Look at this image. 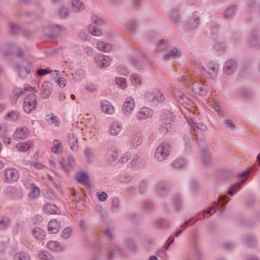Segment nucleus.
Segmentation results:
<instances>
[{
	"label": "nucleus",
	"instance_id": "nucleus-1",
	"mask_svg": "<svg viewBox=\"0 0 260 260\" xmlns=\"http://www.w3.org/2000/svg\"><path fill=\"white\" fill-rule=\"evenodd\" d=\"M137 245L136 241L131 237L126 238L122 242L120 248L116 250L112 247L106 249V252L109 259H112L114 256H126L128 254L136 252Z\"/></svg>",
	"mask_w": 260,
	"mask_h": 260
},
{
	"label": "nucleus",
	"instance_id": "nucleus-2",
	"mask_svg": "<svg viewBox=\"0 0 260 260\" xmlns=\"http://www.w3.org/2000/svg\"><path fill=\"white\" fill-rule=\"evenodd\" d=\"M37 100L35 94H28L24 100L23 110L24 111L29 114L37 108Z\"/></svg>",
	"mask_w": 260,
	"mask_h": 260
},
{
	"label": "nucleus",
	"instance_id": "nucleus-3",
	"mask_svg": "<svg viewBox=\"0 0 260 260\" xmlns=\"http://www.w3.org/2000/svg\"><path fill=\"white\" fill-rule=\"evenodd\" d=\"M201 159L202 165L206 170L210 169L211 163V155L210 148L205 146L201 149Z\"/></svg>",
	"mask_w": 260,
	"mask_h": 260
},
{
	"label": "nucleus",
	"instance_id": "nucleus-4",
	"mask_svg": "<svg viewBox=\"0 0 260 260\" xmlns=\"http://www.w3.org/2000/svg\"><path fill=\"white\" fill-rule=\"evenodd\" d=\"M229 202V198L226 196H219L217 199V201L212 202V212H218L219 214H221L222 212V209L223 210L225 208V206Z\"/></svg>",
	"mask_w": 260,
	"mask_h": 260
},
{
	"label": "nucleus",
	"instance_id": "nucleus-5",
	"mask_svg": "<svg viewBox=\"0 0 260 260\" xmlns=\"http://www.w3.org/2000/svg\"><path fill=\"white\" fill-rule=\"evenodd\" d=\"M170 147L167 143H162L156 149L155 157L159 161L164 160L170 154Z\"/></svg>",
	"mask_w": 260,
	"mask_h": 260
},
{
	"label": "nucleus",
	"instance_id": "nucleus-6",
	"mask_svg": "<svg viewBox=\"0 0 260 260\" xmlns=\"http://www.w3.org/2000/svg\"><path fill=\"white\" fill-rule=\"evenodd\" d=\"M129 60L132 63L134 64L138 69L142 70L145 67V62H148L149 60L144 55L141 53L129 58Z\"/></svg>",
	"mask_w": 260,
	"mask_h": 260
},
{
	"label": "nucleus",
	"instance_id": "nucleus-7",
	"mask_svg": "<svg viewBox=\"0 0 260 260\" xmlns=\"http://www.w3.org/2000/svg\"><path fill=\"white\" fill-rule=\"evenodd\" d=\"M52 90V85L49 81H44L41 87L40 97L43 99H47Z\"/></svg>",
	"mask_w": 260,
	"mask_h": 260
},
{
	"label": "nucleus",
	"instance_id": "nucleus-8",
	"mask_svg": "<svg viewBox=\"0 0 260 260\" xmlns=\"http://www.w3.org/2000/svg\"><path fill=\"white\" fill-rule=\"evenodd\" d=\"M248 43L251 47L255 48L260 47V36L256 30H253L251 31Z\"/></svg>",
	"mask_w": 260,
	"mask_h": 260
},
{
	"label": "nucleus",
	"instance_id": "nucleus-9",
	"mask_svg": "<svg viewBox=\"0 0 260 260\" xmlns=\"http://www.w3.org/2000/svg\"><path fill=\"white\" fill-rule=\"evenodd\" d=\"M174 94L178 98L180 103L184 107L188 108L191 105L189 99L180 90L176 89L174 90Z\"/></svg>",
	"mask_w": 260,
	"mask_h": 260
},
{
	"label": "nucleus",
	"instance_id": "nucleus-10",
	"mask_svg": "<svg viewBox=\"0 0 260 260\" xmlns=\"http://www.w3.org/2000/svg\"><path fill=\"white\" fill-rule=\"evenodd\" d=\"M5 182L7 183L16 181L19 178L17 171L11 168H8L5 170Z\"/></svg>",
	"mask_w": 260,
	"mask_h": 260
},
{
	"label": "nucleus",
	"instance_id": "nucleus-11",
	"mask_svg": "<svg viewBox=\"0 0 260 260\" xmlns=\"http://www.w3.org/2000/svg\"><path fill=\"white\" fill-rule=\"evenodd\" d=\"M94 61L96 66L100 68H105L110 64V58L108 56L99 54L94 57Z\"/></svg>",
	"mask_w": 260,
	"mask_h": 260
},
{
	"label": "nucleus",
	"instance_id": "nucleus-12",
	"mask_svg": "<svg viewBox=\"0 0 260 260\" xmlns=\"http://www.w3.org/2000/svg\"><path fill=\"white\" fill-rule=\"evenodd\" d=\"M243 242L247 246L254 248L257 245V240L255 236L252 234H247L244 236Z\"/></svg>",
	"mask_w": 260,
	"mask_h": 260
},
{
	"label": "nucleus",
	"instance_id": "nucleus-13",
	"mask_svg": "<svg viewBox=\"0 0 260 260\" xmlns=\"http://www.w3.org/2000/svg\"><path fill=\"white\" fill-rule=\"evenodd\" d=\"M60 164L66 171H69L74 168L75 161L72 157L68 156L62 159Z\"/></svg>",
	"mask_w": 260,
	"mask_h": 260
},
{
	"label": "nucleus",
	"instance_id": "nucleus-14",
	"mask_svg": "<svg viewBox=\"0 0 260 260\" xmlns=\"http://www.w3.org/2000/svg\"><path fill=\"white\" fill-rule=\"evenodd\" d=\"M153 114V111L148 108H142L136 115L138 120H143L151 117Z\"/></svg>",
	"mask_w": 260,
	"mask_h": 260
},
{
	"label": "nucleus",
	"instance_id": "nucleus-15",
	"mask_svg": "<svg viewBox=\"0 0 260 260\" xmlns=\"http://www.w3.org/2000/svg\"><path fill=\"white\" fill-rule=\"evenodd\" d=\"M237 68V63L234 60L230 59L226 61L223 67V71L227 75L234 73Z\"/></svg>",
	"mask_w": 260,
	"mask_h": 260
},
{
	"label": "nucleus",
	"instance_id": "nucleus-16",
	"mask_svg": "<svg viewBox=\"0 0 260 260\" xmlns=\"http://www.w3.org/2000/svg\"><path fill=\"white\" fill-rule=\"evenodd\" d=\"M29 135V131L26 127L17 128L14 133L13 138L16 140L25 139Z\"/></svg>",
	"mask_w": 260,
	"mask_h": 260
},
{
	"label": "nucleus",
	"instance_id": "nucleus-17",
	"mask_svg": "<svg viewBox=\"0 0 260 260\" xmlns=\"http://www.w3.org/2000/svg\"><path fill=\"white\" fill-rule=\"evenodd\" d=\"M118 156L117 149L114 147H111L107 149L105 157L108 163H112L116 160Z\"/></svg>",
	"mask_w": 260,
	"mask_h": 260
},
{
	"label": "nucleus",
	"instance_id": "nucleus-18",
	"mask_svg": "<svg viewBox=\"0 0 260 260\" xmlns=\"http://www.w3.org/2000/svg\"><path fill=\"white\" fill-rule=\"evenodd\" d=\"M134 107V100L131 97H128L123 105L122 110L125 114H129L132 112Z\"/></svg>",
	"mask_w": 260,
	"mask_h": 260
},
{
	"label": "nucleus",
	"instance_id": "nucleus-19",
	"mask_svg": "<svg viewBox=\"0 0 260 260\" xmlns=\"http://www.w3.org/2000/svg\"><path fill=\"white\" fill-rule=\"evenodd\" d=\"M24 92V90H22L21 88L18 87L14 88L12 90V93L9 96L11 103L13 104H16L18 99Z\"/></svg>",
	"mask_w": 260,
	"mask_h": 260
},
{
	"label": "nucleus",
	"instance_id": "nucleus-20",
	"mask_svg": "<svg viewBox=\"0 0 260 260\" xmlns=\"http://www.w3.org/2000/svg\"><path fill=\"white\" fill-rule=\"evenodd\" d=\"M142 142V136L140 133L136 132L132 134L130 144L134 147H136L141 145Z\"/></svg>",
	"mask_w": 260,
	"mask_h": 260
},
{
	"label": "nucleus",
	"instance_id": "nucleus-21",
	"mask_svg": "<svg viewBox=\"0 0 260 260\" xmlns=\"http://www.w3.org/2000/svg\"><path fill=\"white\" fill-rule=\"evenodd\" d=\"M214 48L218 54L223 53L225 51V45L221 38H214Z\"/></svg>",
	"mask_w": 260,
	"mask_h": 260
},
{
	"label": "nucleus",
	"instance_id": "nucleus-22",
	"mask_svg": "<svg viewBox=\"0 0 260 260\" xmlns=\"http://www.w3.org/2000/svg\"><path fill=\"white\" fill-rule=\"evenodd\" d=\"M180 56V50L178 48H172L164 54V58L165 60H168L175 59Z\"/></svg>",
	"mask_w": 260,
	"mask_h": 260
},
{
	"label": "nucleus",
	"instance_id": "nucleus-23",
	"mask_svg": "<svg viewBox=\"0 0 260 260\" xmlns=\"http://www.w3.org/2000/svg\"><path fill=\"white\" fill-rule=\"evenodd\" d=\"M60 224L55 219L51 220L48 224V231L51 234H55L59 230Z\"/></svg>",
	"mask_w": 260,
	"mask_h": 260
},
{
	"label": "nucleus",
	"instance_id": "nucleus-24",
	"mask_svg": "<svg viewBox=\"0 0 260 260\" xmlns=\"http://www.w3.org/2000/svg\"><path fill=\"white\" fill-rule=\"evenodd\" d=\"M121 124L119 122H113L109 128V134L112 136H117L121 131Z\"/></svg>",
	"mask_w": 260,
	"mask_h": 260
},
{
	"label": "nucleus",
	"instance_id": "nucleus-25",
	"mask_svg": "<svg viewBox=\"0 0 260 260\" xmlns=\"http://www.w3.org/2000/svg\"><path fill=\"white\" fill-rule=\"evenodd\" d=\"M101 106L102 111L105 113L112 114L114 112V107L107 101H102Z\"/></svg>",
	"mask_w": 260,
	"mask_h": 260
},
{
	"label": "nucleus",
	"instance_id": "nucleus-26",
	"mask_svg": "<svg viewBox=\"0 0 260 260\" xmlns=\"http://www.w3.org/2000/svg\"><path fill=\"white\" fill-rule=\"evenodd\" d=\"M162 122H164V124L166 126H171V123L173 121L174 118L173 114L169 111L165 112L162 115Z\"/></svg>",
	"mask_w": 260,
	"mask_h": 260
},
{
	"label": "nucleus",
	"instance_id": "nucleus-27",
	"mask_svg": "<svg viewBox=\"0 0 260 260\" xmlns=\"http://www.w3.org/2000/svg\"><path fill=\"white\" fill-rule=\"evenodd\" d=\"M20 113L17 110H11L4 116V119L8 121H16L20 117Z\"/></svg>",
	"mask_w": 260,
	"mask_h": 260
},
{
	"label": "nucleus",
	"instance_id": "nucleus-28",
	"mask_svg": "<svg viewBox=\"0 0 260 260\" xmlns=\"http://www.w3.org/2000/svg\"><path fill=\"white\" fill-rule=\"evenodd\" d=\"M217 174L218 177L222 180H228L233 176L232 172L226 169L218 171L217 172Z\"/></svg>",
	"mask_w": 260,
	"mask_h": 260
},
{
	"label": "nucleus",
	"instance_id": "nucleus-29",
	"mask_svg": "<svg viewBox=\"0 0 260 260\" xmlns=\"http://www.w3.org/2000/svg\"><path fill=\"white\" fill-rule=\"evenodd\" d=\"M10 223L11 220L9 217L0 215V230H5L10 226Z\"/></svg>",
	"mask_w": 260,
	"mask_h": 260
},
{
	"label": "nucleus",
	"instance_id": "nucleus-30",
	"mask_svg": "<svg viewBox=\"0 0 260 260\" xmlns=\"http://www.w3.org/2000/svg\"><path fill=\"white\" fill-rule=\"evenodd\" d=\"M114 229L112 224H109L107 227L104 228V236L108 240H111L113 238Z\"/></svg>",
	"mask_w": 260,
	"mask_h": 260
},
{
	"label": "nucleus",
	"instance_id": "nucleus-31",
	"mask_svg": "<svg viewBox=\"0 0 260 260\" xmlns=\"http://www.w3.org/2000/svg\"><path fill=\"white\" fill-rule=\"evenodd\" d=\"M47 248L53 251H58L64 250V247L58 242L54 241H49L47 244Z\"/></svg>",
	"mask_w": 260,
	"mask_h": 260
},
{
	"label": "nucleus",
	"instance_id": "nucleus-32",
	"mask_svg": "<svg viewBox=\"0 0 260 260\" xmlns=\"http://www.w3.org/2000/svg\"><path fill=\"white\" fill-rule=\"evenodd\" d=\"M32 234L35 238L39 240H43L45 237V232L40 228L36 227L32 231Z\"/></svg>",
	"mask_w": 260,
	"mask_h": 260
},
{
	"label": "nucleus",
	"instance_id": "nucleus-33",
	"mask_svg": "<svg viewBox=\"0 0 260 260\" xmlns=\"http://www.w3.org/2000/svg\"><path fill=\"white\" fill-rule=\"evenodd\" d=\"M31 191L28 194V197L30 199H36L38 198L40 194V188L32 183L30 185Z\"/></svg>",
	"mask_w": 260,
	"mask_h": 260
},
{
	"label": "nucleus",
	"instance_id": "nucleus-34",
	"mask_svg": "<svg viewBox=\"0 0 260 260\" xmlns=\"http://www.w3.org/2000/svg\"><path fill=\"white\" fill-rule=\"evenodd\" d=\"M244 181H240L231 185L228 190L229 195L233 196L234 193L241 188V185L244 183Z\"/></svg>",
	"mask_w": 260,
	"mask_h": 260
},
{
	"label": "nucleus",
	"instance_id": "nucleus-35",
	"mask_svg": "<svg viewBox=\"0 0 260 260\" xmlns=\"http://www.w3.org/2000/svg\"><path fill=\"white\" fill-rule=\"evenodd\" d=\"M15 70L18 72L21 78H25L30 72V70L25 67H21L20 65H16L15 67Z\"/></svg>",
	"mask_w": 260,
	"mask_h": 260
},
{
	"label": "nucleus",
	"instance_id": "nucleus-36",
	"mask_svg": "<svg viewBox=\"0 0 260 260\" xmlns=\"http://www.w3.org/2000/svg\"><path fill=\"white\" fill-rule=\"evenodd\" d=\"M47 30L50 31V34H47V36L50 38H53L58 35L61 31V27L56 25L54 27H49L47 28Z\"/></svg>",
	"mask_w": 260,
	"mask_h": 260
},
{
	"label": "nucleus",
	"instance_id": "nucleus-37",
	"mask_svg": "<svg viewBox=\"0 0 260 260\" xmlns=\"http://www.w3.org/2000/svg\"><path fill=\"white\" fill-rule=\"evenodd\" d=\"M44 210L48 214H54L57 213L58 208L54 204L47 203L44 206Z\"/></svg>",
	"mask_w": 260,
	"mask_h": 260
},
{
	"label": "nucleus",
	"instance_id": "nucleus-38",
	"mask_svg": "<svg viewBox=\"0 0 260 260\" xmlns=\"http://www.w3.org/2000/svg\"><path fill=\"white\" fill-rule=\"evenodd\" d=\"M97 49L103 52H108L112 49L111 45L106 42L100 41L97 43Z\"/></svg>",
	"mask_w": 260,
	"mask_h": 260
},
{
	"label": "nucleus",
	"instance_id": "nucleus-39",
	"mask_svg": "<svg viewBox=\"0 0 260 260\" xmlns=\"http://www.w3.org/2000/svg\"><path fill=\"white\" fill-rule=\"evenodd\" d=\"M169 16L175 23H178L181 19L178 10L176 8H173L171 10Z\"/></svg>",
	"mask_w": 260,
	"mask_h": 260
},
{
	"label": "nucleus",
	"instance_id": "nucleus-40",
	"mask_svg": "<svg viewBox=\"0 0 260 260\" xmlns=\"http://www.w3.org/2000/svg\"><path fill=\"white\" fill-rule=\"evenodd\" d=\"M32 143L30 141L20 143L17 145V148L21 152H25L31 148Z\"/></svg>",
	"mask_w": 260,
	"mask_h": 260
},
{
	"label": "nucleus",
	"instance_id": "nucleus-41",
	"mask_svg": "<svg viewBox=\"0 0 260 260\" xmlns=\"http://www.w3.org/2000/svg\"><path fill=\"white\" fill-rule=\"evenodd\" d=\"M200 19L197 16H194L187 22L186 28L187 29H193L196 28L199 24Z\"/></svg>",
	"mask_w": 260,
	"mask_h": 260
},
{
	"label": "nucleus",
	"instance_id": "nucleus-42",
	"mask_svg": "<svg viewBox=\"0 0 260 260\" xmlns=\"http://www.w3.org/2000/svg\"><path fill=\"white\" fill-rule=\"evenodd\" d=\"M76 179L83 184H87L88 182V175L84 172L78 174L76 176Z\"/></svg>",
	"mask_w": 260,
	"mask_h": 260
},
{
	"label": "nucleus",
	"instance_id": "nucleus-43",
	"mask_svg": "<svg viewBox=\"0 0 260 260\" xmlns=\"http://www.w3.org/2000/svg\"><path fill=\"white\" fill-rule=\"evenodd\" d=\"M212 108L214 109L218 115L224 116V113L222 109L220 103L213 98H212Z\"/></svg>",
	"mask_w": 260,
	"mask_h": 260
},
{
	"label": "nucleus",
	"instance_id": "nucleus-44",
	"mask_svg": "<svg viewBox=\"0 0 260 260\" xmlns=\"http://www.w3.org/2000/svg\"><path fill=\"white\" fill-rule=\"evenodd\" d=\"M169 190L168 184L165 182H160L157 186V191L160 195H164Z\"/></svg>",
	"mask_w": 260,
	"mask_h": 260
},
{
	"label": "nucleus",
	"instance_id": "nucleus-45",
	"mask_svg": "<svg viewBox=\"0 0 260 260\" xmlns=\"http://www.w3.org/2000/svg\"><path fill=\"white\" fill-rule=\"evenodd\" d=\"M89 31L93 36H100L102 35L101 30L99 28L98 25L91 24L89 26Z\"/></svg>",
	"mask_w": 260,
	"mask_h": 260
},
{
	"label": "nucleus",
	"instance_id": "nucleus-46",
	"mask_svg": "<svg viewBox=\"0 0 260 260\" xmlns=\"http://www.w3.org/2000/svg\"><path fill=\"white\" fill-rule=\"evenodd\" d=\"M61 143L58 140H54V146L52 147L51 150L54 153H58L62 151Z\"/></svg>",
	"mask_w": 260,
	"mask_h": 260
},
{
	"label": "nucleus",
	"instance_id": "nucleus-47",
	"mask_svg": "<svg viewBox=\"0 0 260 260\" xmlns=\"http://www.w3.org/2000/svg\"><path fill=\"white\" fill-rule=\"evenodd\" d=\"M84 154L87 158L88 162H91L94 156V153L92 150L89 147L85 148Z\"/></svg>",
	"mask_w": 260,
	"mask_h": 260
},
{
	"label": "nucleus",
	"instance_id": "nucleus-48",
	"mask_svg": "<svg viewBox=\"0 0 260 260\" xmlns=\"http://www.w3.org/2000/svg\"><path fill=\"white\" fill-rule=\"evenodd\" d=\"M72 6L78 11H81L84 9L83 3L79 0H73L72 1Z\"/></svg>",
	"mask_w": 260,
	"mask_h": 260
},
{
	"label": "nucleus",
	"instance_id": "nucleus-49",
	"mask_svg": "<svg viewBox=\"0 0 260 260\" xmlns=\"http://www.w3.org/2000/svg\"><path fill=\"white\" fill-rule=\"evenodd\" d=\"M186 165V161L184 159L182 158H179L176 159L173 162L172 166L174 168H182L185 166Z\"/></svg>",
	"mask_w": 260,
	"mask_h": 260
},
{
	"label": "nucleus",
	"instance_id": "nucleus-50",
	"mask_svg": "<svg viewBox=\"0 0 260 260\" xmlns=\"http://www.w3.org/2000/svg\"><path fill=\"white\" fill-rule=\"evenodd\" d=\"M14 260H30V257L27 253L21 252L14 255Z\"/></svg>",
	"mask_w": 260,
	"mask_h": 260
},
{
	"label": "nucleus",
	"instance_id": "nucleus-51",
	"mask_svg": "<svg viewBox=\"0 0 260 260\" xmlns=\"http://www.w3.org/2000/svg\"><path fill=\"white\" fill-rule=\"evenodd\" d=\"M154 100L156 99V100H154V104L158 103V102H161L164 101L165 98L164 96V95L162 93L160 92V91L158 90H155L154 92Z\"/></svg>",
	"mask_w": 260,
	"mask_h": 260
},
{
	"label": "nucleus",
	"instance_id": "nucleus-52",
	"mask_svg": "<svg viewBox=\"0 0 260 260\" xmlns=\"http://www.w3.org/2000/svg\"><path fill=\"white\" fill-rule=\"evenodd\" d=\"M173 203L177 209H180L182 206V201L180 196L175 194L173 197Z\"/></svg>",
	"mask_w": 260,
	"mask_h": 260
},
{
	"label": "nucleus",
	"instance_id": "nucleus-53",
	"mask_svg": "<svg viewBox=\"0 0 260 260\" xmlns=\"http://www.w3.org/2000/svg\"><path fill=\"white\" fill-rule=\"evenodd\" d=\"M48 121V123L50 124H54L56 126H58L59 125V119L56 116L53 115V114H51V117L46 119Z\"/></svg>",
	"mask_w": 260,
	"mask_h": 260
},
{
	"label": "nucleus",
	"instance_id": "nucleus-54",
	"mask_svg": "<svg viewBox=\"0 0 260 260\" xmlns=\"http://www.w3.org/2000/svg\"><path fill=\"white\" fill-rule=\"evenodd\" d=\"M130 78L132 84L134 86H137L141 85V80L137 75L133 74L131 76Z\"/></svg>",
	"mask_w": 260,
	"mask_h": 260
},
{
	"label": "nucleus",
	"instance_id": "nucleus-55",
	"mask_svg": "<svg viewBox=\"0 0 260 260\" xmlns=\"http://www.w3.org/2000/svg\"><path fill=\"white\" fill-rule=\"evenodd\" d=\"M168 46V43L165 40H160L157 44V49L159 51L165 50Z\"/></svg>",
	"mask_w": 260,
	"mask_h": 260
},
{
	"label": "nucleus",
	"instance_id": "nucleus-56",
	"mask_svg": "<svg viewBox=\"0 0 260 260\" xmlns=\"http://www.w3.org/2000/svg\"><path fill=\"white\" fill-rule=\"evenodd\" d=\"M147 188V182L146 180L142 181L139 185V192L140 194L144 193Z\"/></svg>",
	"mask_w": 260,
	"mask_h": 260
},
{
	"label": "nucleus",
	"instance_id": "nucleus-57",
	"mask_svg": "<svg viewBox=\"0 0 260 260\" xmlns=\"http://www.w3.org/2000/svg\"><path fill=\"white\" fill-rule=\"evenodd\" d=\"M115 82L118 86L124 89L126 86V80L123 78L117 77L115 78Z\"/></svg>",
	"mask_w": 260,
	"mask_h": 260
},
{
	"label": "nucleus",
	"instance_id": "nucleus-58",
	"mask_svg": "<svg viewBox=\"0 0 260 260\" xmlns=\"http://www.w3.org/2000/svg\"><path fill=\"white\" fill-rule=\"evenodd\" d=\"M59 14L61 18H66L69 15V10L67 8L62 7L59 9Z\"/></svg>",
	"mask_w": 260,
	"mask_h": 260
},
{
	"label": "nucleus",
	"instance_id": "nucleus-59",
	"mask_svg": "<svg viewBox=\"0 0 260 260\" xmlns=\"http://www.w3.org/2000/svg\"><path fill=\"white\" fill-rule=\"evenodd\" d=\"M155 225L158 228L164 229L168 226V223L164 220L159 219L155 222Z\"/></svg>",
	"mask_w": 260,
	"mask_h": 260
},
{
	"label": "nucleus",
	"instance_id": "nucleus-60",
	"mask_svg": "<svg viewBox=\"0 0 260 260\" xmlns=\"http://www.w3.org/2000/svg\"><path fill=\"white\" fill-rule=\"evenodd\" d=\"M92 24L98 26H102L104 24V22L102 19L96 16H92L91 17Z\"/></svg>",
	"mask_w": 260,
	"mask_h": 260
},
{
	"label": "nucleus",
	"instance_id": "nucleus-61",
	"mask_svg": "<svg viewBox=\"0 0 260 260\" xmlns=\"http://www.w3.org/2000/svg\"><path fill=\"white\" fill-rule=\"evenodd\" d=\"M236 7L234 5L230 6L224 12V16L225 17H230L234 14Z\"/></svg>",
	"mask_w": 260,
	"mask_h": 260
},
{
	"label": "nucleus",
	"instance_id": "nucleus-62",
	"mask_svg": "<svg viewBox=\"0 0 260 260\" xmlns=\"http://www.w3.org/2000/svg\"><path fill=\"white\" fill-rule=\"evenodd\" d=\"M239 93L242 97L245 99H248L251 96V92L249 89L242 88L239 91Z\"/></svg>",
	"mask_w": 260,
	"mask_h": 260
},
{
	"label": "nucleus",
	"instance_id": "nucleus-63",
	"mask_svg": "<svg viewBox=\"0 0 260 260\" xmlns=\"http://www.w3.org/2000/svg\"><path fill=\"white\" fill-rule=\"evenodd\" d=\"M39 256L43 260H54L51 255L47 252H40Z\"/></svg>",
	"mask_w": 260,
	"mask_h": 260
},
{
	"label": "nucleus",
	"instance_id": "nucleus-64",
	"mask_svg": "<svg viewBox=\"0 0 260 260\" xmlns=\"http://www.w3.org/2000/svg\"><path fill=\"white\" fill-rule=\"evenodd\" d=\"M39 256L43 260H54L51 255L47 252H40Z\"/></svg>",
	"mask_w": 260,
	"mask_h": 260
}]
</instances>
